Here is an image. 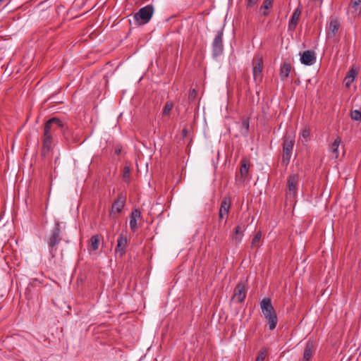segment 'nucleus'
Returning a JSON list of instances; mask_svg holds the SVG:
<instances>
[{"label": "nucleus", "mask_w": 361, "mask_h": 361, "mask_svg": "<svg viewBox=\"0 0 361 361\" xmlns=\"http://www.w3.org/2000/svg\"><path fill=\"white\" fill-rule=\"evenodd\" d=\"M258 0H247V8H252L257 3Z\"/></svg>", "instance_id": "e433bc0d"}, {"label": "nucleus", "mask_w": 361, "mask_h": 361, "mask_svg": "<svg viewBox=\"0 0 361 361\" xmlns=\"http://www.w3.org/2000/svg\"><path fill=\"white\" fill-rule=\"evenodd\" d=\"M357 75V71L352 68L348 73L345 80H348L346 82V86H349L350 84L354 80L355 76Z\"/></svg>", "instance_id": "a878e982"}, {"label": "nucleus", "mask_w": 361, "mask_h": 361, "mask_svg": "<svg viewBox=\"0 0 361 361\" xmlns=\"http://www.w3.org/2000/svg\"><path fill=\"white\" fill-rule=\"evenodd\" d=\"M350 118L353 121H361V111L360 110H352L350 111Z\"/></svg>", "instance_id": "c756f323"}, {"label": "nucleus", "mask_w": 361, "mask_h": 361, "mask_svg": "<svg viewBox=\"0 0 361 361\" xmlns=\"http://www.w3.org/2000/svg\"><path fill=\"white\" fill-rule=\"evenodd\" d=\"M250 118L248 117H243L240 124V132L242 135H247L249 131Z\"/></svg>", "instance_id": "4be33fe9"}, {"label": "nucleus", "mask_w": 361, "mask_h": 361, "mask_svg": "<svg viewBox=\"0 0 361 361\" xmlns=\"http://www.w3.org/2000/svg\"><path fill=\"white\" fill-rule=\"evenodd\" d=\"M352 8L357 12L359 6L361 5V0H351Z\"/></svg>", "instance_id": "c9c22d12"}, {"label": "nucleus", "mask_w": 361, "mask_h": 361, "mask_svg": "<svg viewBox=\"0 0 361 361\" xmlns=\"http://www.w3.org/2000/svg\"><path fill=\"white\" fill-rule=\"evenodd\" d=\"M53 132L44 126V133L42 137V147L41 155L44 157L49 152L53 142Z\"/></svg>", "instance_id": "39448f33"}, {"label": "nucleus", "mask_w": 361, "mask_h": 361, "mask_svg": "<svg viewBox=\"0 0 361 361\" xmlns=\"http://www.w3.org/2000/svg\"><path fill=\"white\" fill-rule=\"evenodd\" d=\"M231 205V200L229 196H225L221 202L219 208V212L228 215Z\"/></svg>", "instance_id": "6ab92c4d"}, {"label": "nucleus", "mask_w": 361, "mask_h": 361, "mask_svg": "<svg viewBox=\"0 0 361 361\" xmlns=\"http://www.w3.org/2000/svg\"><path fill=\"white\" fill-rule=\"evenodd\" d=\"M115 153L116 154H119L121 153V149H115Z\"/></svg>", "instance_id": "79ce46f5"}, {"label": "nucleus", "mask_w": 361, "mask_h": 361, "mask_svg": "<svg viewBox=\"0 0 361 361\" xmlns=\"http://www.w3.org/2000/svg\"><path fill=\"white\" fill-rule=\"evenodd\" d=\"M267 355L266 349H262L259 351L255 361H264Z\"/></svg>", "instance_id": "7c9ffc66"}, {"label": "nucleus", "mask_w": 361, "mask_h": 361, "mask_svg": "<svg viewBox=\"0 0 361 361\" xmlns=\"http://www.w3.org/2000/svg\"><path fill=\"white\" fill-rule=\"evenodd\" d=\"M197 96V92L195 89L190 90L189 94H188V101L190 102L194 101L196 99Z\"/></svg>", "instance_id": "2f4dec72"}, {"label": "nucleus", "mask_w": 361, "mask_h": 361, "mask_svg": "<svg viewBox=\"0 0 361 361\" xmlns=\"http://www.w3.org/2000/svg\"><path fill=\"white\" fill-rule=\"evenodd\" d=\"M128 239L123 234H120L117 239V245L115 247V252L121 257L126 254Z\"/></svg>", "instance_id": "9b49d317"}, {"label": "nucleus", "mask_w": 361, "mask_h": 361, "mask_svg": "<svg viewBox=\"0 0 361 361\" xmlns=\"http://www.w3.org/2000/svg\"><path fill=\"white\" fill-rule=\"evenodd\" d=\"M173 104L171 101H167L164 105L162 114L163 116H167L170 114L171 109H173Z\"/></svg>", "instance_id": "cd10ccee"}, {"label": "nucleus", "mask_w": 361, "mask_h": 361, "mask_svg": "<svg viewBox=\"0 0 361 361\" xmlns=\"http://www.w3.org/2000/svg\"><path fill=\"white\" fill-rule=\"evenodd\" d=\"M252 73L253 77L255 80L257 79H262V71L263 69V59L262 56L259 54H257L255 56L252 60Z\"/></svg>", "instance_id": "6e6552de"}, {"label": "nucleus", "mask_w": 361, "mask_h": 361, "mask_svg": "<svg viewBox=\"0 0 361 361\" xmlns=\"http://www.w3.org/2000/svg\"><path fill=\"white\" fill-rule=\"evenodd\" d=\"M292 70V66L289 61H284L280 68V78L282 81H286Z\"/></svg>", "instance_id": "dca6fc26"}, {"label": "nucleus", "mask_w": 361, "mask_h": 361, "mask_svg": "<svg viewBox=\"0 0 361 361\" xmlns=\"http://www.w3.org/2000/svg\"><path fill=\"white\" fill-rule=\"evenodd\" d=\"M310 131L307 128L302 129L301 133V137L304 139V141L307 142L310 139Z\"/></svg>", "instance_id": "473e14b6"}, {"label": "nucleus", "mask_w": 361, "mask_h": 361, "mask_svg": "<svg viewBox=\"0 0 361 361\" xmlns=\"http://www.w3.org/2000/svg\"><path fill=\"white\" fill-rule=\"evenodd\" d=\"M78 142H80V138L78 137V135H75L73 136L72 139H71V143H78Z\"/></svg>", "instance_id": "4c0bfd02"}, {"label": "nucleus", "mask_w": 361, "mask_h": 361, "mask_svg": "<svg viewBox=\"0 0 361 361\" xmlns=\"http://www.w3.org/2000/svg\"><path fill=\"white\" fill-rule=\"evenodd\" d=\"M61 223L56 220L54 228L51 230L50 234L46 238V242L49 247V254L52 258L55 257L56 252V246L61 241Z\"/></svg>", "instance_id": "f03ea898"}, {"label": "nucleus", "mask_w": 361, "mask_h": 361, "mask_svg": "<svg viewBox=\"0 0 361 361\" xmlns=\"http://www.w3.org/2000/svg\"><path fill=\"white\" fill-rule=\"evenodd\" d=\"M224 28L222 27L218 30L212 42V56L217 57L223 54L224 44H223Z\"/></svg>", "instance_id": "423d86ee"}, {"label": "nucleus", "mask_w": 361, "mask_h": 361, "mask_svg": "<svg viewBox=\"0 0 361 361\" xmlns=\"http://www.w3.org/2000/svg\"><path fill=\"white\" fill-rule=\"evenodd\" d=\"M62 135L64 137V139L66 140L67 142L71 143V139L73 136V133L71 131V130L67 127L64 131H63Z\"/></svg>", "instance_id": "c85d7f7f"}, {"label": "nucleus", "mask_w": 361, "mask_h": 361, "mask_svg": "<svg viewBox=\"0 0 361 361\" xmlns=\"http://www.w3.org/2000/svg\"><path fill=\"white\" fill-rule=\"evenodd\" d=\"M341 142V140L339 137H337L334 142L330 146V151L335 154V157L337 158L338 157V148Z\"/></svg>", "instance_id": "393cba45"}, {"label": "nucleus", "mask_w": 361, "mask_h": 361, "mask_svg": "<svg viewBox=\"0 0 361 361\" xmlns=\"http://www.w3.org/2000/svg\"><path fill=\"white\" fill-rule=\"evenodd\" d=\"M141 217V212L138 209L132 211L130 216V228L134 233L137 230V220Z\"/></svg>", "instance_id": "2eb2a0df"}, {"label": "nucleus", "mask_w": 361, "mask_h": 361, "mask_svg": "<svg viewBox=\"0 0 361 361\" xmlns=\"http://www.w3.org/2000/svg\"><path fill=\"white\" fill-rule=\"evenodd\" d=\"M300 14H301V10L300 8H297L292 16H291V18L290 20V22H289V24H288V28L290 30H295V27H296V25L298 24V22L299 20V18H300Z\"/></svg>", "instance_id": "412c9836"}, {"label": "nucleus", "mask_w": 361, "mask_h": 361, "mask_svg": "<svg viewBox=\"0 0 361 361\" xmlns=\"http://www.w3.org/2000/svg\"><path fill=\"white\" fill-rule=\"evenodd\" d=\"M182 134L184 137H185L188 134V130L186 128H183L182 130Z\"/></svg>", "instance_id": "ea45409f"}, {"label": "nucleus", "mask_w": 361, "mask_h": 361, "mask_svg": "<svg viewBox=\"0 0 361 361\" xmlns=\"http://www.w3.org/2000/svg\"><path fill=\"white\" fill-rule=\"evenodd\" d=\"M250 166V160L246 157H243L240 161V178L244 180L247 176Z\"/></svg>", "instance_id": "f3484780"}, {"label": "nucleus", "mask_w": 361, "mask_h": 361, "mask_svg": "<svg viewBox=\"0 0 361 361\" xmlns=\"http://www.w3.org/2000/svg\"><path fill=\"white\" fill-rule=\"evenodd\" d=\"M340 27V23L337 18H331L329 26V33L328 35L330 37H334L336 34L338 32V30Z\"/></svg>", "instance_id": "a211bd4d"}, {"label": "nucleus", "mask_w": 361, "mask_h": 361, "mask_svg": "<svg viewBox=\"0 0 361 361\" xmlns=\"http://www.w3.org/2000/svg\"><path fill=\"white\" fill-rule=\"evenodd\" d=\"M224 214L219 212V222H221L224 218Z\"/></svg>", "instance_id": "58836bf2"}, {"label": "nucleus", "mask_w": 361, "mask_h": 361, "mask_svg": "<svg viewBox=\"0 0 361 361\" xmlns=\"http://www.w3.org/2000/svg\"><path fill=\"white\" fill-rule=\"evenodd\" d=\"M264 317L267 322L269 330H274L276 327L278 322V318L276 311L274 312V313L267 314V316Z\"/></svg>", "instance_id": "aec40b11"}, {"label": "nucleus", "mask_w": 361, "mask_h": 361, "mask_svg": "<svg viewBox=\"0 0 361 361\" xmlns=\"http://www.w3.org/2000/svg\"><path fill=\"white\" fill-rule=\"evenodd\" d=\"M130 170L128 166H125L123 171V177L125 180H129Z\"/></svg>", "instance_id": "f704fd0d"}, {"label": "nucleus", "mask_w": 361, "mask_h": 361, "mask_svg": "<svg viewBox=\"0 0 361 361\" xmlns=\"http://www.w3.org/2000/svg\"><path fill=\"white\" fill-rule=\"evenodd\" d=\"M11 0H0V6L2 5L4 2L9 3ZM8 4H6L5 6H7Z\"/></svg>", "instance_id": "a19ab883"}, {"label": "nucleus", "mask_w": 361, "mask_h": 361, "mask_svg": "<svg viewBox=\"0 0 361 361\" xmlns=\"http://www.w3.org/2000/svg\"><path fill=\"white\" fill-rule=\"evenodd\" d=\"M126 196L123 194H119L114 200L111 206V212L113 213H121L123 208L125 206Z\"/></svg>", "instance_id": "ddd939ff"}, {"label": "nucleus", "mask_w": 361, "mask_h": 361, "mask_svg": "<svg viewBox=\"0 0 361 361\" xmlns=\"http://www.w3.org/2000/svg\"><path fill=\"white\" fill-rule=\"evenodd\" d=\"M273 0H264L259 8V12L263 10L262 15L267 16L269 15L268 10L272 6Z\"/></svg>", "instance_id": "b1692460"}, {"label": "nucleus", "mask_w": 361, "mask_h": 361, "mask_svg": "<svg viewBox=\"0 0 361 361\" xmlns=\"http://www.w3.org/2000/svg\"><path fill=\"white\" fill-rule=\"evenodd\" d=\"M102 235H94L90 238V245L92 250L95 251L99 248Z\"/></svg>", "instance_id": "5701e85b"}, {"label": "nucleus", "mask_w": 361, "mask_h": 361, "mask_svg": "<svg viewBox=\"0 0 361 361\" xmlns=\"http://www.w3.org/2000/svg\"><path fill=\"white\" fill-rule=\"evenodd\" d=\"M283 154L281 164L287 166L290 161L291 153L295 144V134L290 130H287L282 138Z\"/></svg>", "instance_id": "f257e3e1"}, {"label": "nucleus", "mask_w": 361, "mask_h": 361, "mask_svg": "<svg viewBox=\"0 0 361 361\" xmlns=\"http://www.w3.org/2000/svg\"><path fill=\"white\" fill-rule=\"evenodd\" d=\"M315 353V348L313 341L308 340L305 344L303 355L302 361H310Z\"/></svg>", "instance_id": "f8f14e48"}, {"label": "nucleus", "mask_w": 361, "mask_h": 361, "mask_svg": "<svg viewBox=\"0 0 361 361\" xmlns=\"http://www.w3.org/2000/svg\"><path fill=\"white\" fill-rule=\"evenodd\" d=\"M154 12V8L152 4H149L141 8L133 15L135 25L141 26L149 23L153 16Z\"/></svg>", "instance_id": "7ed1b4c3"}, {"label": "nucleus", "mask_w": 361, "mask_h": 361, "mask_svg": "<svg viewBox=\"0 0 361 361\" xmlns=\"http://www.w3.org/2000/svg\"><path fill=\"white\" fill-rule=\"evenodd\" d=\"M235 234L236 235H240V238L238 237H235V240L238 242V243H240L241 241V237L243 236V232L241 231V228L240 226H237L235 228Z\"/></svg>", "instance_id": "72a5a7b5"}, {"label": "nucleus", "mask_w": 361, "mask_h": 361, "mask_svg": "<svg viewBox=\"0 0 361 361\" xmlns=\"http://www.w3.org/2000/svg\"><path fill=\"white\" fill-rule=\"evenodd\" d=\"M301 63L305 66H311L316 62V54L314 51L307 50L300 53Z\"/></svg>", "instance_id": "9d476101"}, {"label": "nucleus", "mask_w": 361, "mask_h": 361, "mask_svg": "<svg viewBox=\"0 0 361 361\" xmlns=\"http://www.w3.org/2000/svg\"><path fill=\"white\" fill-rule=\"evenodd\" d=\"M261 232L259 231L255 234V235L253 237L251 243V246L253 248H258L259 247V241L261 239Z\"/></svg>", "instance_id": "bb28decb"}, {"label": "nucleus", "mask_w": 361, "mask_h": 361, "mask_svg": "<svg viewBox=\"0 0 361 361\" xmlns=\"http://www.w3.org/2000/svg\"><path fill=\"white\" fill-rule=\"evenodd\" d=\"M246 282L240 281L234 289L233 298H237L239 302H243L246 297Z\"/></svg>", "instance_id": "1a4fd4ad"}, {"label": "nucleus", "mask_w": 361, "mask_h": 361, "mask_svg": "<svg viewBox=\"0 0 361 361\" xmlns=\"http://www.w3.org/2000/svg\"><path fill=\"white\" fill-rule=\"evenodd\" d=\"M177 361H182V360H177Z\"/></svg>", "instance_id": "37998d69"}, {"label": "nucleus", "mask_w": 361, "mask_h": 361, "mask_svg": "<svg viewBox=\"0 0 361 361\" xmlns=\"http://www.w3.org/2000/svg\"><path fill=\"white\" fill-rule=\"evenodd\" d=\"M299 185V175L298 173H290L287 180L286 198L293 201L298 193Z\"/></svg>", "instance_id": "20e7f679"}, {"label": "nucleus", "mask_w": 361, "mask_h": 361, "mask_svg": "<svg viewBox=\"0 0 361 361\" xmlns=\"http://www.w3.org/2000/svg\"><path fill=\"white\" fill-rule=\"evenodd\" d=\"M44 126L53 133L58 129L60 130L61 133H62L68 127L61 120L57 117H53L49 119L47 121H46Z\"/></svg>", "instance_id": "0eeeda50"}, {"label": "nucleus", "mask_w": 361, "mask_h": 361, "mask_svg": "<svg viewBox=\"0 0 361 361\" xmlns=\"http://www.w3.org/2000/svg\"><path fill=\"white\" fill-rule=\"evenodd\" d=\"M260 307L264 316H267V314L274 313V312H275L271 304V300L269 298H264L260 302Z\"/></svg>", "instance_id": "4468645a"}]
</instances>
